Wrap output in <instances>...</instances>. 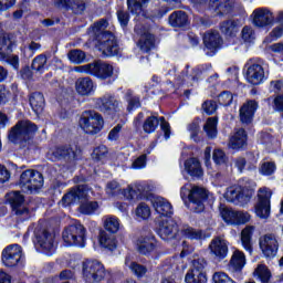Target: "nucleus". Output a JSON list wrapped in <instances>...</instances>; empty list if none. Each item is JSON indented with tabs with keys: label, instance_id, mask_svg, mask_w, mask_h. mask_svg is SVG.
<instances>
[{
	"label": "nucleus",
	"instance_id": "1",
	"mask_svg": "<svg viewBox=\"0 0 283 283\" xmlns=\"http://www.w3.org/2000/svg\"><path fill=\"white\" fill-rule=\"evenodd\" d=\"M107 20H99L93 25V34H95V48L99 50L103 56H116L118 54V42L112 32L105 31Z\"/></svg>",
	"mask_w": 283,
	"mask_h": 283
},
{
	"label": "nucleus",
	"instance_id": "2",
	"mask_svg": "<svg viewBox=\"0 0 283 283\" xmlns=\"http://www.w3.org/2000/svg\"><path fill=\"white\" fill-rule=\"evenodd\" d=\"M180 197L184 201L189 200L191 211L202 213L205 205H207V198H209V192L202 187L186 184L181 187Z\"/></svg>",
	"mask_w": 283,
	"mask_h": 283
},
{
	"label": "nucleus",
	"instance_id": "3",
	"mask_svg": "<svg viewBox=\"0 0 283 283\" xmlns=\"http://www.w3.org/2000/svg\"><path fill=\"white\" fill-rule=\"evenodd\" d=\"M39 132L36 124L30 120H19L10 130L8 139L14 145L25 143Z\"/></svg>",
	"mask_w": 283,
	"mask_h": 283
},
{
	"label": "nucleus",
	"instance_id": "4",
	"mask_svg": "<svg viewBox=\"0 0 283 283\" xmlns=\"http://www.w3.org/2000/svg\"><path fill=\"white\" fill-rule=\"evenodd\" d=\"M62 238L69 247H80L83 249L87 240V230L83 224H81V222L76 221L65 228L62 233Z\"/></svg>",
	"mask_w": 283,
	"mask_h": 283
},
{
	"label": "nucleus",
	"instance_id": "5",
	"mask_svg": "<svg viewBox=\"0 0 283 283\" xmlns=\"http://www.w3.org/2000/svg\"><path fill=\"white\" fill-rule=\"evenodd\" d=\"M224 198L228 202H232V205L247 207L251 202V198H253V190L240 185L230 186L227 188Z\"/></svg>",
	"mask_w": 283,
	"mask_h": 283
},
{
	"label": "nucleus",
	"instance_id": "6",
	"mask_svg": "<svg viewBox=\"0 0 283 283\" xmlns=\"http://www.w3.org/2000/svg\"><path fill=\"white\" fill-rule=\"evenodd\" d=\"M75 72L91 74L92 76H97V78L105 80L112 77V74H114V66L102 61H96L75 67Z\"/></svg>",
	"mask_w": 283,
	"mask_h": 283
},
{
	"label": "nucleus",
	"instance_id": "7",
	"mask_svg": "<svg viewBox=\"0 0 283 283\" xmlns=\"http://www.w3.org/2000/svg\"><path fill=\"white\" fill-rule=\"evenodd\" d=\"M103 116L94 111L84 112L78 120V125L85 134H98L103 129Z\"/></svg>",
	"mask_w": 283,
	"mask_h": 283
},
{
	"label": "nucleus",
	"instance_id": "8",
	"mask_svg": "<svg viewBox=\"0 0 283 283\" xmlns=\"http://www.w3.org/2000/svg\"><path fill=\"white\" fill-rule=\"evenodd\" d=\"M82 273L85 282H102L105 280V265L101 261L86 260L82 264Z\"/></svg>",
	"mask_w": 283,
	"mask_h": 283
},
{
	"label": "nucleus",
	"instance_id": "9",
	"mask_svg": "<svg viewBox=\"0 0 283 283\" xmlns=\"http://www.w3.org/2000/svg\"><path fill=\"white\" fill-rule=\"evenodd\" d=\"M43 175L36 170H24L20 176L19 186L23 191H36L43 187Z\"/></svg>",
	"mask_w": 283,
	"mask_h": 283
},
{
	"label": "nucleus",
	"instance_id": "10",
	"mask_svg": "<svg viewBox=\"0 0 283 283\" xmlns=\"http://www.w3.org/2000/svg\"><path fill=\"white\" fill-rule=\"evenodd\" d=\"M271 196L273 192L269 188H261L258 191V201L254 207L258 218L266 220L271 216Z\"/></svg>",
	"mask_w": 283,
	"mask_h": 283
},
{
	"label": "nucleus",
	"instance_id": "11",
	"mask_svg": "<svg viewBox=\"0 0 283 283\" xmlns=\"http://www.w3.org/2000/svg\"><path fill=\"white\" fill-rule=\"evenodd\" d=\"M81 156V149L78 146H61L49 150L48 158L53 163L56 160H76Z\"/></svg>",
	"mask_w": 283,
	"mask_h": 283
},
{
	"label": "nucleus",
	"instance_id": "12",
	"mask_svg": "<svg viewBox=\"0 0 283 283\" xmlns=\"http://www.w3.org/2000/svg\"><path fill=\"white\" fill-rule=\"evenodd\" d=\"M14 45L12 35L4 34L0 36V61L7 59L9 65H12L14 70H19V55H10Z\"/></svg>",
	"mask_w": 283,
	"mask_h": 283
},
{
	"label": "nucleus",
	"instance_id": "13",
	"mask_svg": "<svg viewBox=\"0 0 283 283\" xmlns=\"http://www.w3.org/2000/svg\"><path fill=\"white\" fill-rule=\"evenodd\" d=\"M154 187L146 181L135 182L132 186H128L127 189L123 191V195L127 200H138L147 198L151 193Z\"/></svg>",
	"mask_w": 283,
	"mask_h": 283
},
{
	"label": "nucleus",
	"instance_id": "14",
	"mask_svg": "<svg viewBox=\"0 0 283 283\" xmlns=\"http://www.w3.org/2000/svg\"><path fill=\"white\" fill-rule=\"evenodd\" d=\"M94 103L95 109H98V112L107 114L108 116L116 114L118 107H120V103L112 94H105L102 97L95 98Z\"/></svg>",
	"mask_w": 283,
	"mask_h": 283
},
{
	"label": "nucleus",
	"instance_id": "15",
	"mask_svg": "<svg viewBox=\"0 0 283 283\" xmlns=\"http://www.w3.org/2000/svg\"><path fill=\"white\" fill-rule=\"evenodd\" d=\"M259 244L265 258H275V255H277L280 243L277 242V237H275V234L268 233L260 237Z\"/></svg>",
	"mask_w": 283,
	"mask_h": 283
},
{
	"label": "nucleus",
	"instance_id": "16",
	"mask_svg": "<svg viewBox=\"0 0 283 283\" xmlns=\"http://www.w3.org/2000/svg\"><path fill=\"white\" fill-rule=\"evenodd\" d=\"M90 189L87 186H78L76 188H72L67 193H65L60 201V205L62 207H70V205H76L77 202H81L82 200H85L87 198V192Z\"/></svg>",
	"mask_w": 283,
	"mask_h": 283
},
{
	"label": "nucleus",
	"instance_id": "17",
	"mask_svg": "<svg viewBox=\"0 0 283 283\" xmlns=\"http://www.w3.org/2000/svg\"><path fill=\"white\" fill-rule=\"evenodd\" d=\"M23 255V251L21 250L19 244H12L7 247L2 251V262L4 266H17L19 262H21V258Z\"/></svg>",
	"mask_w": 283,
	"mask_h": 283
},
{
	"label": "nucleus",
	"instance_id": "18",
	"mask_svg": "<svg viewBox=\"0 0 283 283\" xmlns=\"http://www.w3.org/2000/svg\"><path fill=\"white\" fill-rule=\"evenodd\" d=\"M252 22L256 28H266L275 23L273 12L266 8L255 9L252 13Z\"/></svg>",
	"mask_w": 283,
	"mask_h": 283
},
{
	"label": "nucleus",
	"instance_id": "19",
	"mask_svg": "<svg viewBox=\"0 0 283 283\" xmlns=\"http://www.w3.org/2000/svg\"><path fill=\"white\" fill-rule=\"evenodd\" d=\"M7 200L9 205H11L15 216H28V213H30V210L23 207L25 197H23L20 191H11L7 193Z\"/></svg>",
	"mask_w": 283,
	"mask_h": 283
},
{
	"label": "nucleus",
	"instance_id": "20",
	"mask_svg": "<svg viewBox=\"0 0 283 283\" xmlns=\"http://www.w3.org/2000/svg\"><path fill=\"white\" fill-rule=\"evenodd\" d=\"M245 78L251 85H261V83H264V80L266 78L264 67L258 63L250 64L247 67Z\"/></svg>",
	"mask_w": 283,
	"mask_h": 283
},
{
	"label": "nucleus",
	"instance_id": "21",
	"mask_svg": "<svg viewBox=\"0 0 283 283\" xmlns=\"http://www.w3.org/2000/svg\"><path fill=\"white\" fill-rule=\"evenodd\" d=\"M209 250L211 255H214L217 260H224L229 253V244L227 243V240L217 237L211 240Z\"/></svg>",
	"mask_w": 283,
	"mask_h": 283
},
{
	"label": "nucleus",
	"instance_id": "22",
	"mask_svg": "<svg viewBox=\"0 0 283 283\" xmlns=\"http://www.w3.org/2000/svg\"><path fill=\"white\" fill-rule=\"evenodd\" d=\"M56 8L72 10L75 14L85 12V0H53Z\"/></svg>",
	"mask_w": 283,
	"mask_h": 283
},
{
	"label": "nucleus",
	"instance_id": "23",
	"mask_svg": "<svg viewBox=\"0 0 283 283\" xmlns=\"http://www.w3.org/2000/svg\"><path fill=\"white\" fill-rule=\"evenodd\" d=\"M178 233V224L171 219L163 220L159 223L158 235L161 240H171Z\"/></svg>",
	"mask_w": 283,
	"mask_h": 283
},
{
	"label": "nucleus",
	"instance_id": "24",
	"mask_svg": "<svg viewBox=\"0 0 283 283\" xmlns=\"http://www.w3.org/2000/svg\"><path fill=\"white\" fill-rule=\"evenodd\" d=\"M36 242L45 253H54V235L48 230H40L35 233Z\"/></svg>",
	"mask_w": 283,
	"mask_h": 283
},
{
	"label": "nucleus",
	"instance_id": "25",
	"mask_svg": "<svg viewBox=\"0 0 283 283\" xmlns=\"http://www.w3.org/2000/svg\"><path fill=\"white\" fill-rule=\"evenodd\" d=\"M258 112V102L250 99L244 103L240 108V120L244 125H249L253 122V116Z\"/></svg>",
	"mask_w": 283,
	"mask_h": 283
},
{
	"label": "nucleus",
	"instance_id": "26",
	"mask_svg": "<svg viewBox=\"0 0 283 283\" xmlns=\"http://www.w3.org/2000/svg\"><path fill=\"white\" fill-rule=\"evenodd\" d=\"M75 90L80 96H92L96 92V84L90 77H80L75 82Z\"/></svg>",
	"mask_w": 283,
	"mask_h": 283
},
{
	"label": "nucleus",
	"instance_id": "27",
	"mask_svg": "<svg viewBox=\"0 0 283 283\" xmlns=\"http://www.w3.org/2000/svg\"><path fill=\"white\" fill-rule=\"evenodd\" d=\"M151 202L155 211L159 216H164V218H169V216L174 214V208L171 207V203L167 201V199L163 197H155L153 198Z\"/></svg>",
	"mask_w": 283,
	"mask_h": 283
},
{
	"label": "nucleus",
	"instance_id": "28",
	"mask_svg": "<svg viewBox=\"0 0 283 283\" xmlns=\"http://www.w3.org/2000/svg\"><path fill=\"white\" fill-rule=\"evenodd\" d=\"M137 251L143 253V255H147V253H151L157 247L156 238L149 237H139L136 241Z\"/></svg>",
	"mask_w": 283,
	"mask_h": 283
},
{
	"label": "nucleus",
	"instance_id": "29",
	"mask_svg": "<svg viewBox=\"0 0 283 283\" xmlns=\"http://www.w3.org/2000/svg\"><path fill=\"white\" fill-rule=\"evenodd\" d=\"M229 149L239 150L247 147V132L242 128L237 130L229 139Z\"/></svg>",
	"mask_w": 283,
	"mask_h": 283
},
{
	"label": "nucleus",
	"instance_id": "30",
	"mask_svg": "<svg viewBox=\"0 0 283 283\" xmlns=\"http://www.w3.org/2000/svg\"><path fill=\"white\" fill-rule=\"evenodd\" d=\"M203 43L207 50L216 52V50L222 45V38L217 31H208L203 36Z\"/></svg>",
	"mask_w": 283,
	"mask_h": 283
},
{
	"label": "nucleus",
	"instance_id": "31",
	"mask_svg": "<svg viewBox=\"0 0 283 283\" xmlns=\"http://www.w3.org/2000/svg\"><path fill=\"white\" fill-rule=\"evenodd\" d=\"M135 32H137V34H140V39L138 41L139 50H142V52H149V50L154 48V35L147 32L143 33L140 31V24H137L135 27Z\"/></svg>",
	"mask_w": 283,
	"mask_h": 283
},
{
	"label": "nucleus",
	"instance_id": "32",
	"mask_svg": "<svg viewBox=\"0 0 283 283\" xmlns=\"http://www.w3.org/2000/svg\"><path fill=\"white\" fill-rule=\"evenodd\" d=\"M185 170L192 178H202L203 171L202 166L200 165V160L198 158H190L185 161Z\"/></svg>",
	"mask_w": 283,
	"mask_h": 283
},
{
	"label": "nucleus",
	"instance_id": "33",
	"mask_svg": "<svg viewBox=\"0 0 283 283\" xmlns=\"http://www.w3.org/2000/svg\"><path fill=\"white\" fill-rule=\"evenodd\" d=\"M212 8L217 17H224L233 10L231 0H212Z\"/></svg>",
	"mask_w": 283,
	"mask_h": 283
},
{
	"label": "nucleus",
	"instance_id": "34",
	"mask_svg": "<svg viewBox=\"0 0 283 283\" xmlns=\"http://www.w3.org/2000/svg\"><path fill=\"white\" fill-rule=\"evenodd\" d=\"M253 231H255L253 226H248L241 231V244L249 253L253 251V241L251 240Z\"/></svg>",
	"mask_w": 283,
	"mask_h": 283
},
{
	"label": "nucleus",
	"instance_id": "35",
	"mask_svg": "<svg viewBox=\"0 0 283 283\" xmlns=\"http://www.w3.org/2000/svg\"><path fill=\"white\" fill-rule=\"evenodd\" d=\"M124 264L126 269H129V271H132V273H134V275L137 277H145V275H147V268L134 262L132 256H126Z\"/></svg>",
	"mask_w": 283,
	"mask_h": 283
},
{
	"label": "nucleus",
	"instance_id": "36",
	"mask_svg": "<svg viewBox=\"0 0 283 283\" xmlns=\"http://www.w3.org/2000/svg\"><path fill=\"white\" fill-rule=\"evenodd\" d=\"M188 21L185 11H175L169 15V23L172 28H184V25H187Z\"/></svg>",
	"mask_w": 283,
	"mask_h": 283
},
{
	"label": "nucleus",
	"instance_id": "37",
	"mask_svg": "<svg viewBox=\"0 0 283 283\" xmlns=\"http://www.w3.org/2000/svg\"><path fill=\"white\" fill-rule=\"evenodd\" d=\"M181 235L188 240H205V232L200 229L191 228L190 226H184L181 229Z\"/></svg>",
	"mask_w": 283,
	"mask_h": 283
},
{
	"label": "nucleus",
	"instance_id": "38",
	"mask_svg": "<svg viewBox=\"0 0 283 283\" xmlns=\"http://www.w3.org/2000/svg\"><path fill=\"white\" fill-rule=\"evenodd\" d=\"M244 264H247V258L244 256V252L235 250L230 260V266H232L234 271H242V269H244Z\"/></svg>",
	"mask_w": 283,
	"mask_h": 283
},
{
	"label": "nucleus",
	"instance_id": "39",
	"mask_svg": "<svg viewBox=\"0 0 283 283\" xmlns=\"http://www.w3.org/2000/svg\"><path fill=\"white\" fill-rule=\"evenodd\" d=\"M99 244L103 249H108V251H114L116 249V238L105 230L99 232Z\"/></svg>",
	"mask_w": 283,
	"mask_h": 283
},
{
	"label": "nucleus",
	"instance_id": "40",
	"mask_svg": "<svg viewBox=\"0 0 283 283\" xmlns=\"http://www.w3.org/2000/svg\"><path fill=\"white\" fill-rule=\"evenodd\" d=\"M30 105L35 114H41L45 107V97L41 93H33L30 96Z\"/></svg>",
	"mask_w": 283,
	"mask_h": 283
},
{
	"label": "nucleus",
	"instance_id": "41",
	"mask_svg": "<svg viewBox=\"0 0 283 283\" xmlns=\"http://www.w3.org/2000/svg\"><path fill=\"white\" fill-rule=\"evenodd\" d=\"M104 229L112 233H118L120 231V220L117 217L108 216L104 218Z\"/></svg>",
	"mask_w": 283,
	"mask_h": 283
},
{
	"label": "nucleus",
	"instance_id": "42",
	"mask_svg": "<svg viewBox=\"0 0 283 283\" xmlns=\"http://www.w3.org/2000/svg\"><path fill=\"white\" fill-rule=\"evenodd\" d=\"M31 67L34 72L43 74V72L48 70V56H45L44 54L35 56L32 61Z\"/></svg>",
	"mask_w": 283,
	"mask_h": 283
},
{
	"label": "nucleus",
	"instance_id": "43",
	"mask_svg": "<svg viewBox=\"0 0 283 283\" xmlns=\"http://www.w3.org/2000/svg\"><path fill=\"white\" fill-rule=\"evenodd\" d=\"M238 30V22L234 20H227L221 24V32L226 34V36H235Z\"/></svg>",
	"mask_w": 283,
	"mask_h": 283
},
{
	"label": "nucleus",
	"instance_id": "44",
	"mask_svg": "<svg viewBox=\"0 0 283 283\" xmlns=\"http://www.w3.org/2000/svg\"><path fill=\"white\" fill-rule=\"evenodd\" d=\"M97 210H98V202L90 201L87 200V198L81 201L80 211L84 216H92V213H94Z\"/></svg>",
	"mask_w": 283,
	"mask_h": 283
},
{
	"label": "nucleus",
	"instance_id": "45",
	"mask_svg": "<svg viewBox=\"0 0 283 283\" xmlns=\"http://www.w3.org/2000/svg\"><path fill=\"white\" fill-rule=\"evenodd\" d=\"M203 130L209 138H216L218 136V119L216 117L208 118Z\"/></svg>",
	"mask_w": 283,
	"mask_h": 283
},
{
	"label": "nucleus",
	"instance_id": "46",
	"mask_svg": "<svg viewBox=\"0 0 283 283\" xmlns=\"http://www.w3.org/2000/svg\"><path fill=\"white\" fill-rule=\"evenodd\" d=\"M186 283H207V273L193 272L189 270L185 276Z\"/></svg>",
	"mask_w": 283,
	"mask_h": 283
},
{
	"label": "nucleus",
	"instance_id": "47",
	"mask_svg": "<svg viewBox=\"0 0 283 283\" xmlns=\"http://www.w3.org/2000/svg\"><path fill=\"white\" fill-rule=\"evenodd\" d=\"M149 0H127L128 10L132 14H137V17H144L143 4L147 3Z\"/></svg>",
	"mask_w": 283,
	"mask_h": 283
},
{
	"label": "nucleus",
	"instance_id": "48",
	"mask_svg": "<svg viewBox=\"0 0 283 283\" xmlns=\"http://www.w3.org/2000/svg\"><path fill=\"white\" fill-rule=\"evenodd\" d=\"M190 271L195 273H207V260L202 256H195L191 261Z\"/></svg>",
	"mask_w": 283,
	"mask_h": 283
},
{
	"label": "nucleus",
	"instance_id": "49",
	"mask_svg": "<svg viewBox=\"0 0 283 283\" xmlns=\"http://www.w3.org/2000/svg\"><path fill=\"white\" fill-rule=\"evenodd\" d=\"M254 275H256L262 283H269L271 281V270L264 264L258 265Z\"/></svg>",
	"mask_w": 283,
	"mask_h": 283
},
{
	"label": "nucleus",
	"instance_id": "50",
	"mask_svg": "<svg viewBox=\"0 0 283 283\" xmlns=\"http://www.w3.org/2000/svg\"><path fill=\"white\" fill-rule=\"evenodd\" d=\"M125 98L128 103L127 112H134V109H138V107H140V97L134 95V92L127 91Z\"/></svg>",
	"mask_w": 283,
	"mask_h": 283
},
{
	"label": "nucleus",
	"instance_id": "51",
	"mask_svg": "<svg viewBox=\"0 0 283 283\" xmlns=\"http://www.w3.org/2000/svg\"><path fill=\"white\" fill-rule=\"evenodd\" d=\"M221 217L227 222V224L235 226L238 224V211L231 210L229 208H223L221 210Z\"/></svg>",
	"mask_w": 283,
	"mask_h": 283
},
{
	"label": "nucleus",
	"instance_id": "52",
	"mask_svg": "<svg viewBox=\"0 0 283 283\" xmlns=\"http://www.w3.org/2000/svg\"><path fill=\"white\" fill-rule=\"evenodd\" d=\"M159 123L158 117L150 116L144 122L143 129L146 134H154L158 129Z\"/></svg>",
	"mask_w": 283,
	"mask_h": 283
},
{
	"label": "nucleus",
	"instance_id": "53",
	"mask_svg": "<svg viewBox=\"0 0 283 283\" xmlns=\"http://www.w3.org/2000/svg\"><path fill=\"white\" fill-rule=\"evenodd\" d=\"M85 52L75 49L69 52L67 59L71 61V63H75L76 65L85 62Z\"/></svg>",
	"mask_w": 283,
	"mask_h": 283
},
{
	"label": "nucleus",
	"instance_id": "54",
	"mask_svg": "<svg viewBox=\"0 0 283 283\" xmlns=\"http://www.w3.org/2000/svg\"><path fill=\"white\" fill-rule=\"evenodd\" d=\"M136 217L137 220H147L151 216V209H149V206L147 203H139L136 208Z\"/></svg>",
	"mask_w": 283,
	"mask_h": 283
},
{
	"label": "nucleus",
	"instance_id": "55",
	"mask_svg": "<svg viewBox=\"0 0 283 283\" xmlns=\"http://www.w3.org/2000/svg\"><path fill=\"white\" fill-rule=\"evenodd\" d=\"M212 160L217 165H227V163H229V157L224 150L217 148L212 153Z\"/></svg>",
	"mask_w": 283,
	"mask_h": 283
},
{
	"label": "nucleus",
	"instance_id": "56",
	"mask_svg": "<svg viewBox=\"0 0 283 283\" xmlns=\"http://www.w3.org/2000/svg\"><path fill=\"white\" fill-rule=\"evenodd\" d=\"M275 163L264 161L259 168V171L262 176H272V174H275Z\"/></svg>",
	"mask_w": 283,
	"mask_h": 283
},
{
	"label": "nucleus",
	"instance_id": "57",
	"mask_svg": "<svg viewBox=\"0 0 283 283\" xmlns=\"http://www.w3.org/2000/svg\"><path fill=\"white\" fill-rule=\"evenodd\" d=\"M213 283H237L227 273L222 271L214 272L212 275Z\"/></svg>",
	"mask_w": 283,
	"mask_h": 283
},
{
	"label": "nucleus",
	"instance_id": "58",
	"mask_svg": "<svg viewBox=\"0 0 283 283\" xmlns=\"http://www.w3.org/2000/svg\"><path fill=\"white\" fill-rule=\"evenodd\" d=\"M218 103L220 105H223V107H229V105H231V103H233V94L229 91H223L218 96Z\"/></svg>",
	"mask_w": 283,
	"mask_h": 283
},
{
	"label": "nucleus",
	"instance_id": "59",
	"mask_svg": "<svg viewBox=\"0 0 283 283\" xmlns=\"http://www.w3.org/2000/svg\"><path fill=\"white\" fill-rule=\"evenodd\" d=\"M107 147L105 145H101L94 148L92 156L94 160H105V158H107Z\"/></svg>",
	"mask_w": 283,
	"mask_h": 283
},
{
	"label": "nucleus",
	"instance_id": "60",
	"mask_svg": "<svg viewBox=\"0 0 283 283\" xmlns=\"http://www.w3.org/2000/svg\"><path fill=\"white\" fill-rule=\"evenodd\" d=\"M105 189H106L107 196H118V193H120L122 191L120 184H118V181L116 180L107 182Z\"/></svg>",
	"mask_w": 283,
	"mask_h": 283
},
{
	"label": "nucleus",
	"instance_id": "61",
	"mask_svg": "<svg viewBox=\"0 0 283 283\" xmlns=\"http://www.w3.org/2000/svg\"><path fill=\"white\" fill-rule=\"evenodd\" d=\"M241 36L245 43H251L253 39H255V33L253 32V29L250 27H244L241 32Z\"/></svg>",
	"mask_w": 283,
	"mask_h": 283
},
{
	"label": "nucleus",
	"instance_id": "62",
	"mask_svg": "<svg viewBox=\"0 0 283 283\" xmlns=\"http://www.w3.org/2000/svg\"><path fill=\"white\" fill-rule=\"evenodd\" d=\"M188 132H190V137L195 143H198V133L200 132V124L198 122H192L188 125Z\"/></svg>",
	"mask_w": 283,
	"mask_h": 283
},
{
	"label": "nucleus",
	"instance_id": "63",
	"mask_svg": "<svg viewBox=\"0 0 283 283\" xmlns=\"http://www.w3.org/2000/svg\"><path fill=\"white\" fill-rule=\"evenodd\" d=\"M202 109L203 112H206V114L211 116V114H216V109H218V104H216V102L213 101H206L202 104Z\"/></svg>",
	"mask_w": 283,
	"mask_h": 283
},
{
	"label": "nucleus",
	"instance_id": "64",
	"mask_svg": "<svg viewBox=\"0 0 283 283\" xmlns=\"http://www.w3.org/2000/svg\"><path fill=\"white\" fill-rule=\"evenodd\" d=\"M147 165V155H142L137 157L132 165L133 169H144Z\"/></svg>",
	"mask_w": 283,
	"mask_h": 283
}]
</instances>
